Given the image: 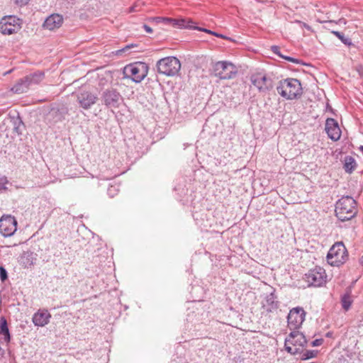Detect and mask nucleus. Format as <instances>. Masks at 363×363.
Instances as JSON below:
<instances>
[{
	"instance_id": "nucleus-1",
	"label": "nucleus",
	"mask_w": 363,
	"mask_h": 363,
	"mask_svg": "<svg viewBox=\"0 0 363 363\" xmlns=\"http://www.w3.org/2000/svg\"><path fill=\"white\" fill-rule=\"evenodd\" d=\"M335 211L340 221L350 220L357 213V202L351 196H342L336 202Z\"/></svg>"
},
{
	"instance_id": "nucleus-2",
	"label": "nucleus",
	"mask_w": 363,
	"mask_h": 363,
	"mask_svg": "<svg viewBox=\"0 0 363 363\" xmlns=\"http://www.w3.org/2000/svg\"><path fill=\"white\" fill-rule=\"evenodd\" d=\"M277 90L279 94L287 100L298 99L303 94L300 81L294 78H287L279 81Z\"/></svg>"
},
{
	"instance_id": "nucleus-3",
	"label": "nucleus",
	"mask_w": 363,
	"mask_h": 363,
	"mask_svg": "<svg viewBox=\"0 0 363 363\" xmlns=\"http://www.w3.org/2000/svg\"><path fill=\"white\" fill-rule=\"evenodd\" d=\"M307 345V340L298 330H291L285 340V349L291 354H298Z\"/></svg>"
},
{
	"instance_id": "nucleus-4",
	"label": "nucleus",
	"mask_w": 363,
	"mask_h": 363,
	"mask_svg": "<svg viewBox=\"0 0 363 363\" xmlns=\"http://www.w3.org/2000/svg\"><path fill=\"white\" fill-rule=\"evenodd\" d=\"M157 69L160 74L173 77L178 74L181 69V62L178 58L173 56L160 59L157 62Z\"/></svg>"
},
{
	"instance_id": "nucleus-5",
	"label": "nucleus",
	"mask_w": 363,
	"mask_h": 363,
	"mask_svg": "<svg viewBox=\"0 0 363 363\" xmlns=\"http://www.w3.org/2000/svg\"><path fill=\"white\" fill-rule=\"evenodd\" d=\"M148 67L144 62H135L126 65L123 69V74L125 78L130 79L133 82L139 83L147 76Z\"/></svg>"
},
{
	"instance_id": "nucleus-6",
	"label": "nucleus",
	"mask_w": 363,
	"mask_h": 363,
	"mask_svg": "<svg viewBox=\"0 0 363 363\" xmlns=\"http://www.w3.org/2000/svg\"><path fill=\"white\" fill-rule=\"evenodd\" d=\"M347 256L346 247L342 242H339L330 247L326 259L331 266H339L345 262Z\"/></svg>"
},
{
	"instance_id": "nucleus-7",
	"label": "nucleus",
	"mask_w": 363,
	"mask_h": 363,
	"mask_svg": "<svg viewBox=\"0 0 363 363\" xmlns=\"http://www.w3.org/2000/svg\"><path fill=\"white\" fill-rule=\"evenodd\" d=\"M100 99L107 108H116L119 107L123 97L117 89L109 88L102 91Z\"/></svg>"
},
{
	"instance_id": "nucleus-8",
	"label": "nucleus",
	"mask_w": 363,
	"mask_h": 363,
	"mask_svg": "<svg viewBox=\"0 0 363 363\" xmlns=\"http://www.w3.org/2000/svg\"><path fill=\"white\" fill-rule=\"evenodd\" d=\"M238 70L235 66L229 62L220 61L213 66V74L220 79H230L235 77Z\"/></svg>"
},
{
	"instance_id": "nucleus-9",
	"label": "nucleus",
	"mask_w": 363,
	"mask_h": 363,
	"mask_svg": "<svg viewBox=\"0 0 363 363\" xmlns=\"http://www.w3.org/2000/svg\"><path fill=\"white\" fill-rule=\"evenodd\" d=\"M251 83L260 93H267L273 87V81L264 72H256L250 76Z\"/></svg>"
},
{
	"instance_id": "nucleus-10",
	"label": "nucleus",
	"mask_w": 363,
	"mask_h": 363,
	"mask_svg": "<svg viewBox=\"0 0 363 363\" xmlns=\"http://www.w3.org/2000/svg\"><path fill=\"white\" fill-rule=\"evenodd\" d=\"M327 275L323 268L316 267L308 271L304 276V280L308 286L318 287L326 282Z\"/></svg>"
},
{
	"instance_id": "nucleus-11",
	"label": "nucleus",
	"mask_w": 363,
	"mask_h": 363,
	"mask_svg": "<svg viewBox=\"0 0 363 363\" xmlns=\"http://www.w3.org/2000/svg\"><path fill=\"white\" fill-rule=\"evenodd\" d=\"M21 28V20L14 16H8L0 20V32L4 35L17 33Z\"/></svg>"
},
{
	"instance_id": "nucleus-12",
	"label": "nucleus",
	"mask_w": 363,
	"mask_h": 363,
	"mask_svg": "<svg viewBox=\"0 0 363 363\" xmlns=\"http://www.w3.org/2000/svg\"><path fill=\"white\" fill-rule=\"evenodd\" d=\"M306 312L301 307H296L290 310L287 316L288 327L291 330L300 328L305 320Z\"/></svg>"
},
{
	"instance_id": "nucleus-13",
	"label": "nucleus",
	"mask_w": 363,
	"mask_h": 363,
	"mask_svg": "<svg viewBox=\"0 0 363 363\" xmlns=\"http://www.w3.org/2000/svg\"><path fill=\"white\" fill-rule=\"evenodd\" d=\"M17 230V220L14 216L4 215L0 218V233L4 237H10Z\"/></svg>"
},
{
	"instance_id": "nucleus-14",
	"label": "nucleus",
	"mask_w": 363,
	"mask_h": 363,
	"mask_svg": "<svg viewBox=\"0 0 363 363\" xmlns=\"http://www.w3.org/2000/svg\"><path fill=\"white\" fill-rule=\"evenodd\" d=\"M98 100V96L93 92L82 90L77 93V101L81 108L89 109Z\"/></svg>"
},
{
	"instance_id": "nucleus-15",
	"label": "nucleus",
	"mask_w": 363,
	"mask_h": 363,
	"mask_svg": "<svg viewBox=\"0 0 363 363\" xmlns=\"http://www.w3.org/2000/svg\"><path fill=\"white\" fill-rule=\"evenodd\" d=\"M325 130L328 136L333 141L338 140L341 137V130L334 118H329L326 120Z\"/></svg>"
},
{
	"instance_id": "nucleus-16",
	"label": "nucleus",
	"mask_w": 363,
	"mask_h": 363,
	"mask_svg": "<svg viewBox=\"0 0 363 363\" xmlns=\"http://www.w3.org/2000/svg\"><path fill=\"white\" fill-rule=\"evenodd\" d=\"M51 315L46 309L38 310L33 315V323L35 326L43 327L48 324Z\"/></svg>"
},
{
	"instance_id": "nucleus-17",
	"label": "nucleus",
	"mask_w": 363,
	"mask_h": 363,
	"mask_svg": "<svg viewBox=\"0 0 363 363\" xmlns=\"http://www.w3.org/2000/svg\"><path fill=\"white\" fill-rule=\"evenodd\" d=\"M262 308L268 313L275 311L278 308L279 303L277 301V296L274 294V291L267 294L262 303Z\"/></svg>"
},
{
	"instance_id": "nucleus-18",
	"label": "nucleus",
	"mask_w": 363,
	"mask_h": 363,
	"mask_svg": "<svg viewBox=\"0 0 363 363\" xmlns=\"http://www.w3.org/2000/svg\"><path fill=\"white\" fill-rule=\"evenodd\" d=\"M63 23V17L62 16L58 13L51 14L48 16L44 23L43 27L50 30H53L60 28Z\"/></svg>"
},
{
	"instance_id": "nucleus-19",
	"label": "nucleus",
	"mask_w": 363,
	"mask_h": 363,
	"mask_svg": "<svg viewBox=\"0 0 363 363\" xmlns=\"http://www.w3.org/2000/svg\"><path fill=\"white\" fill-rule=\"evenodd\" d=\"M44 77L45 74L43 72L38 71L26 76L25 78L30 86L39 84L44 79Z\"/></svg>"
},
{
	"instance_id": "nucleus-20",
	"label": "nucleus",
	"mask_w": 363,
	"mask_h": 363,
	"mask_svg": "<svg viewBox=\"0 0 363 363\" xmlns=\"http://www.w3.org/2000/svg\"><path fill=\"white\" fill-rule=\"evenodd\" d=\"M66 111L64 109L52 108L48 115V118L52 120L54 123L61 121L64 118Z\"/></svg>"
},
{
	"instance_id": "nucleus-21",
	"label": "nucleus",
	"mask_w": 363,
	"mask_h": 363,
	"mask_svg": "<svg viewBox=\"0 0 363 363\" xmlns=\"http://www.w3.org/2000/svg\"><path fill=\"white\" fill-rule=\"evenodd\" d=\"M30 86L25 77L19 79L18 82L12 87L11 90L16 94H22L26 92Z\"/></svg>"
},
{
	"instance_id": "nucleus-22",
	"label": "nucleus",
	"mask_w": 363,
	"mask_h": 363,
	"mask_svg": "<svg viewBox=\"0 0 363 363\" xmlns=\"http://www.w3.org/2000/svg\"><path fill=\"white\" fill-rule=\"evenodd\" d=\"M355 160L351 156H346L344 159L343 168L347 173L351 174L356 168Z\"/></svg>"
},
{
	"instance_id": "nucleus-23",
	"label": "nucleus",
	"mask_w": 363,
	"mask_h": 363,
	"mask_svg": "<svg viewBox=\"0 0 363 363\" xmlns=\"http://www.w3.org/2000/svg\"><path fill=\"white\" fill-rule=\"evenodd\" d=\"M352 301L351 290L349 289L341 296V304L342 308L346 311H348L352 303Z\"/></svg>"
},
{
	"instance_id": "nucleus-24",
	"label": "nucleus",
	"mask_w": 363,
	"mask_h": 363,
	"mask_svg": "<svg viewBox=\"0 0 363 363\" xmlns=\"http://www.w3.org/2000/svg\"><path fill=\"white\" fill-rule=\"evenodd\" d=\"M0 333L4 335V340L6 342H9L10 341L11 335L8 328L7 321L4 317L1 318Z\"/></svg>"
},
{
	"instance_id": "nucleus-25",
	"label": "nucleus",
	"mask_w": 363,
	"mask_h": 363,
	"mask_svg": "<svg viewBox=\"0 0 363 363\" xmlns=\"http://www.w3.org/2000/svg\"><path fill=\"white\" fill-rule=\"evenodd\" d=\"M271 50L275 55H278L281 58H283V59H284V60H287L289 62H293L294 64H298L299 63V60L298 59H296V58H294V57H289V56H285V55H282L281 53V52H280L279 47L277 46V45H272L271 47Z\"/></svg>"
},
{
	"instance_id": "nucleus-26",
	"label": "nucleus",
	"mask_w": 363,
	"mask_h": 363,
	"mask_svg": "<svg viewBox=\"0 0 363 363\" xmlns=\"http://www.w3.org/2000/svg\"><path fill=\"white\" fill-rule=\"evenodd\" d=\"M194 23L190 18H178L177 28L194 29Z\"/></svg>"
},
{
	"instance_id": "nucleus-27",
	"label": "nucleus",
	"mask_w": 363,
	"mask_h": 363,
	"mask_svg": "<svg viewBox=\"0 0 363 363\" xmlns=\"http://www.w3.org/2000/svg\"><path fill=\"white\" fill-rule=\"evenodd\" d=\"M300 354V358L302 360H306L316 357L318 354L317 350H306L304 351L302 349V351L298 353Z\"/></svg>"
},
{
	"instance_id": "nucleus-28",
	"label": "nucleus",
	"mask_w": 363,
	"mask_h": 363,
	"mask_svg": "<svg viewBox=\"0 0 363 363\" xmlns=\"http://www.w3.org/2000/svg\"><path fill=\"white\" fill-rule=\"evenodd\" d=\"M13 124L14 131L18 134H22L23 128H24V123L21 118L18 116L16 118L13 119Z\"/></svg>"
},
{
	"instance_id": "nucleus-29",
	"label": "nucleus",
	"mask_w": 363,
	"mask_h": 363,
	"mask_svg": "<svg viewBox=\"0 0 363 363\" xmlns=\"http://www.w3.org/2000/svg\"><path fill=\"white\" fill-rule=\"evenodd\" d=\"M332 33L334 34L335 36H337L342 43H344L346 45L350 46L352 45V40L350 38H347L344 35L343 33L339 32V31H332Z\"/></svg>"
},
{
	"instance_id": "nucleus-30",
	"label": "nucleus",
	"mask_w": 363,
	"mask_h": 363,
	"mask_svg": "<svg viewBox=\"0 0 363 363\" xmlns=\"http://www.w3.org/2000/svg\"><path fill=\"white\" fill-rule=\"evenodd\" d=\"M118 191H119V186L118 184H113V185H111L108 187L107 193H108V195L111 198H113V197H114L115 195L117 194Z\"/></svg>"
},
{
	"instance_id": "nucleus-31",
	"label": "nucleus",
	"mask_w": 363,
	"mask_h": 363,
	"mask_svg": "<svg viewBox=\"0 0 363 363\" xmlns=\"http://www.w3.org/2000/svg\"><path fill=\"white\" fill-rule=\"evenodd\" d=\"M152 21H155L157 23H163L164 24H169V21H172V18L159 16L152 18Z\"/></svg>"
},
{
	"instance_id": "nucleus-32",
	"label": "nucleus",
	"mask_w": 363,
	"mask_h": 363,
	"mask_svg": "<svg viewBox=\"0 0 363 363\" xmlns=\"http://www.w3.org/2000/svg\"><path fill=\"white\" fill-rule=\"evenodd\" d=\"M8 278V274H7V271L6 270V269L1 266L0 267V279L1 281H5Z\"/></svg>"
},
{
	"instance_id": "nucleus-33",
	"label": "nucleus",
	"mask_w": 363,
	"mask_h": 363,
	"mask_svg": "<svg viewBox=\"0 0 363 363\" xmlns=\"http://www.w3.org/2000/svg\"><path fill=\"white\" fill-rule=\"evenodd\" d=\"M194 29L196 30H202L203 32H206V33H211V34H213L216 36H218V37H220V38H225V37L224 35H223L222 34H218L213 31H211L210 30H208L206 28H198V27H194Z\"/></svg>"
},
{
	"instance_id": "nucleus-34",
	"label": "nucleus",
	"mask_w": 363,
	"mask_h": 363,
	"mask_svg": "<svg viewBox=\"0 0 363 363\" xmlns=\"http://www.w3.org/2000/svg\"><path fill=\"white\" fill-rule=\"evenodd\" d=\"M30 0H14L15 4H16L18 6H23L26 5Z\"/></svg>"
},
{
	"instance_id": "nucleus-35",
	"label": "nucleus",
	"mask_w": 363,
	"mask_h": 363,
	"mask_svg": "<svg viewBox=\"0 0 363 363\" xmlns=\"http://www.w3.org/2000/svg\"><path fill=\"white\" fill-rule=\"evenodd\" d=\"M323 339H315L311 342L312 347L320 346L323 343Z\"/></svg>"
},
{
	"instance_id": "nucleus-36",
	"label": "nucleus",
	"mask_w": 363,
	"mask_h": 363,
	"mask_svg": "<svg viewBox=\"0 0 363 363\" xmlns=\"http://www.w3.org/2000/svg\"><path fill=\"white\" fill-rule=\"evenodd\" d=\"M138 4H135L134 6H130L128 9V12L132 13V12L138 11Z\"/></svg>"
},
{
	"instance_id": "nucleus-37",
	"label": "nucleus",
	"mask_w": 363,
	"mask_h": 363,
	"mask_svg": "<svg viewBox=\"0 0 363 363\" xmlns=\"http://www.w3.org/2000/svg\"><path fill=\"white\" fill-rule=\"evenodd\" d=\"M143 27L144 30H145L147 33H152V29L149 26H147V25H146V24H144V25L143 26Z\"/></svg>"
},
{
	"instance_id": "nucleus-38",
	"label": "nucleus",
	"mask_w": 363,
	"mask_h": 363,
	"mask_svg": "<svg viewBox=\"0 0 363 363\" xmlns=\"http://www.w3.org/2000/svg\"><path fill=\"white\" fill-rule=\"evenodd\" d=\"M172 21H169V24L172 25L173 27L177 28L178 18H172Z\"/></svg>"
},
{
	"instance_id": "nucleus-39",
	"label": "nucleus",
	"mask_w": 363,
	"mask_h": 363,
	"mask_svg": "<svg viewBox=\"0 0 363 363\" xmlns=\"http://www.w3.org/2000/svg\"><path fill=\"white\" fill-rule=\"evenodd\" d=\"M133 45H128L127 46H125L123 49L122 50H120L118 51H117V52H124L128 49H130V48H133Z\"/></svg>"
},
{
	"instance_id": "nucleus-40",
	"label": "nucleus",
	"mask_w": 363,
	"mask_h": 363,
	"mask_svg": "<svg viewBox=\"0 0 363 363\" xmlns=\"http://www.w3.org/2000/svg\"><path fill=\"white\" fill-rule=\"evenodd\" d=\"M359 150H360V152L362 153L363 155V145H361L359 147Z\"/></svg>"
},
{
	"instance_id": "nucleus-41",
	"label": "nucleus",
	"mask_w": 363,
	"mask_h": 363,
	"mask_svg": "<svg viewBox=\"0 0 363 363\" xmlns=\"http://www.w3.org/2000/svg\"><path fill=\"white\" fill-rule=\"evenodd\" d=\"M360 262H361L362 264H363V256L360 259Z\"/></svg>"
}]
</instances>
